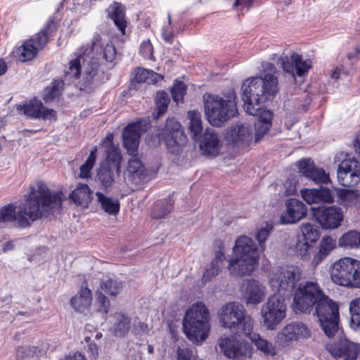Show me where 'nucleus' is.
<instances>
[{
  "instance_id": "nucleus-1",
  "label": "nucleus",
  "mask_w": 360,
  "mask_h": 360,
  "mask_svg": "<svg viewBox=\"0 0 360 360\" xmlns=\"http://www.w3.org/2000/svg\"><path fill=\"white\" fill-rule=\"evenodd\" d=\"M65 199L62 191H51L46 183L35 181L24 195L25 203L20 210L16 212V206L13 203L0 208V224L15 222L19 228L30 227L34 221L60 210Z\"/></svg>"
},
{
  "instance_id": "nucleus-2",
  "label": "nucleus",
  "mask_w": 360,
  "mask_h": 360,
  "mask_svg": "<svg viewBox=\"0 0 360 360\" xmlns=\"http://www.w3.org/2000/svg\"><path fill=\"white\" fill-rule=\"evenodd\" d=\"M241 88L245 112L257 117L255 122V141L257 142L272 126L274 114L263 108L262 104L273 99L278 91V78L272 74H266L264 77L248 78L243 82Z\"/></svg>"
},
{
  "instance_id": "nucleus-3",
  "label": "nucleus",
  "mask_w": 360,
  "mask_h": 360,
  "mask_svg": "<svg viewBox=\"0 0 360 360\" xmlns=\"http://www.w3.org/2000/svg\"><path fill=\"white\" fill-rule=\"evenodd\" d=\"M292 309L296 314H308L314 309L324 333L329 338L338 331L339 305L325 294L316 281H308L298 288Z\"/></svg>"
},
{
  "instance_id": "nucleus-4",
  "label": "nucleus",
  "mask_w": 360,
  "mask_h": 360,
  "mask_svg": "<svg viewBox=\"0 0 360 360\" xmlns=\"http://www.w3.org/2000/svg\"><path fill=\"white\" fill-rule=\"evenodd\" d=\"M233 252L236 258L230 259L229 264L231 274L235 276L250 274L258 264L257 248L253 240L246 236L238 237Z\"/></svg>"
},
{
  "instance_id": "nucleus-5",
  "label": "nucleus",
  "mask_w": 360,
  "mask_h": 360,
  "mask_svg": "<svg viewBox=\"0 0 360 360\" xmlns=\"http://www.w3.org/2000/svg\"><path fill=\"white\" fill-rule=\"evenodd\" d=\"M182 326L186 338L193 342H201L207 338L210 330V312L203 302H197L186 310Z\"/></svg>"
},
{
  "instance_id": "nucleus-6",
  "label": "nucleus",
  "mask_w": 360,
  "mask_h": 360,
  "mask_svg": "<svg viewBox=\"0 0 360 360\" xmlns=\"http://www.w3.org/2000/svg\"><path fill=\"white\" fill-rule=\"evenodd\" d=\"M237 96L232 91L227 99L218 95H208L205 99V112L212 126L220 127L238 114Z\"/></svg>"
},
{
  "instance_id": "nucleus-7",
  "label": "nucleus",
  "mask_w": 360,
  "mask_h": 360,
  "mask_svg": "<svg viewBox=\"0 0 360 360\" xmlns=\"http://www.w3.org/2000/svg\"><path fill=\"white\" fill-rule=\"evenodd\" d=\"M302 269L295 265L281 266L274 272L270 283L272 287L276 288L278 294L288 297L292 296V302L298 288L306 285L307 281L298 283L301 280Z\"/></svg>"
},
{
  "instance_id": "nucleus-8",
  "label": "nucleus",
  "mask_w": 360,
  "mask_h": 360,
  "mask_svg": "<svg viewBox=\"0 0 360 360\" xmlns=\"http://www.w3.org/2000/svg\"><path fill=\"white\" fill-rule=\"evenodd\" d=\"M221 326L230 330H240L243 334H250L253 330V321L245 315L243 306L235 302L223 305L218 311Z\"/></svg>"
},
{
  "instance_id": "nucleus-9",
  "label": "nucleus",
  "mask_w": 360,
  "mask_h": 360,
  "mask_svg": "<svg viewBox=\"0 0 360 360\" xmlns=\"http://www.w3.org/2000/svg\"><path fill=\"white\" fill-rule=\"evenodd\" d=\"M330 275L337 285L360 288V261L351 257L340 259L331 265Z\"/></svg>"
},
{
  "instance_id": "nucleus-10",
  "label": "nucleus",
  "mask_w": 360,
  "mask_h": 360,
  "mask_svg": "<svg viewBox=\"0 0 360 360\" xmlns=\"http://www.w3.org/2000/svg\"><path fill=\"white\" fill-rule=\"evenodd\" d=\"M158 136L172 153H177L187 142L184 128L174 117L167 119L165 127L160 129Z\"/></svg>"
},
{
  "instance_id": "nucleus-11",
  "label": "nucleus",
  "mask_w": 360,
  "mask_h": 360,
  "mask_svg": "<svg viewBox=\"0 0 360 360\" xmlns=\"http://www.w3.org/2000/svg\"><path fill=\"white\" fill-rule=\"evenodd\" d=\"M284 297L274 294L262 308L264 323L269 330H274L286 315V304Z\"/></svg>"
},
{
  "instance_id": "nucleus-12",
  "label": "nucleus",
  "mask_w": 360,
  "mask_h": 360,
  "mask_svg": "<svg viewBox=\"0 0 360 360\" xmlns=\"http://www.w3.org/2000/svg\"><path fill=\"white\" fill-rule=\"evenodd\" d=\"M312 218L324 229H335L340 226L344 215L336 206H319L311 208Z\"/></svg>"
},
{
  "instance_id": "nucleus-13",
  "label": "nucleus",
  "mask_w": 360,
  "mask_h": 360,
  "mask_svg": "<svg viewBox=\"0 0 360 360\" xmlns=\"http://www.w3.org/2000/svg\"><path fill=\"white\" fill-rule=\"evenodd\" d=\"M338 179L344 187H355L360 183V162L354 159H345L338 166Z\"/></svg>"
},
{
  "instance_id": "nucleus-14",
  "label": "nucleus",
  "mask_w": 360,
  "mask_h": 360,
  "mask_svg": "<svg viewBox=\"0 0 360 360\" xmlns=\"http://www.w3.org/2000/svg\"><path fill=\"white\" fill-rule=\"evenodd\" d=\"M27 117L34 119H41L56 122L57 112L55 110L44 106L42 102L37 98H33L17 107Z\"/></svg>"
},
{
  "instance_id": "nucleus-15",
  "label": "nucleus",
  "mask_w": 360,
  "mask_h": 360,
  "mask_svg": "<svg viewBox=\"0 0 360 360\" xmlns=\"http://www.w3.org/2000/svg\"><path fill=\"white\" fill-rule=\"evenodd\" d=\"M122 160H115V162L103 159L96 171L95 180L102 188L110 187L117 176L121 174V164Z\"/></svg>"
},
{
  "instance_id": "nucleus-16",
  "label": "nucleus",
  "mask_w": 360,
  "mask_h": 360,
  "mask_svg": "<svg viewBox=\"0 0 360 360\" xmlns=\"http://www.w3.org/2000/svg\"><path fill=\"white\" fill-rule=\"evenodd\" d=\"M218 345L224 354L234 360H244L250 356V347L245 342H239L234 337L219 339Z\"/></svg>"
},
{
  "instance_id": "nucleus-17",
  "label": "nucleus",
  "mask_w": 360,
  "mask_h": 360,
  "mask_svg": "<svg viewBox=\"0 0 360 360\" xmlns=\"http://www.w3.org/2000/svg\"><path fill=\"white\" fill-rule=\"evenodd\" d=\"M285 210L281 214L280 223L281 224H293L307 216V207L300 200L287 199L285 202Z\"/></svg>"
},
{
  "instance_id": "nucleus-18",
  "label": "nucleus",
  "mask_w": 360,
  "mask_h": 360,
  "mask_svg": "<svg viewBox=\"0 0 360 360\" xmlns=\"http://www.w3.org/2000/svg\"><path fill=\"white\" fill-rule=\"evenodd\" d=\"M104 77L105 71L101 69V64L92 60L84 70L79 89L81 91L91 93L95 86L104 82Z\"/></svg>"
},
{
  "instance_id": "nucleus-19",
  "label": "nucleus",
  "mask_w": 360,
  "mask_h": 360,
  "mask_svg": "<svg viewBox=\"0 0 360 360\" xmlns=\"http://www.w3.org/2000/svg\"><path fill=\"white\" fill-rule=\"evenodd\" d=\"M311 332L302 322H292L287 324L277 335L278 342L283 347L288 346L293 340L310 337Z\"/></svg>"
},
{
  "instance_id": "nucleus-20",
  "label": "nucleus",
  "mask_w": 360,
  "mask_h": 360,
  "mask_svg": "<svg viewBox=\"0 0 360 360\" xmlns=\"http://www.w3.org/2000/svg\"><path fill=\"white\" fill-rule=\"evenodd\" d=\"M141 135V122L129 123L124 128L122 131L123 146L129 155H137Z\"/></svg>"
},
{
  "instance_id": "nucleus-21",
  "label": "nucleus",
  "mask_w": 360,
  "mask_h": 360,
  "mask_svg": "<svg viewBox=\"0 0 360 360\" xmlns=\"http://www.w3.org/2000/svg\"><path fill=\"white\" fill-rule=\"evenodd\" d=\"M327 349L335 359L343 358L344 360H356L360 351L358 345L347 339L328 345Z\"/></svg>"
},
{
  "instance_id": "nucleus-22",
  "label": "nucleus",
  "mask_w": 360,
  "mask_h": 360,
  "mask_svg": "<svg viewBox=\"0 0 360 360\" xmlns=\"http://www.w3.org/2000/svg\"><path fill=\"white\" fill-rule=\"evenodd\" d=\"M297 167L302 175L316 184H327L330 181L329 174L323 169H318L310 159H302Z\"/></svg>"
},
{
  "instance_id": "nucleus-23",
  "label": "nucleus",
  "mask_w": 360,
  "mask_h": 360,
  "mask_svg": "<svg viewBox=\"0 0 360 360\" xmlns=\"http://www.w3.org/2000/svg\"><path fill=\"white\" fill-rule=\"evenodd\" d=\"M147 171L141 160L136 156H133L128 161L124 178L131 184L139 185L143 183L146 176Z\"/></svg>"
},
{
  "instance_id": "nucleus-24",
  "label": "nucleus",
  "mask_w": 360,
  "mask_h": 360,
  "mask_svg": "<svg viewBox=\"0 0 360 360\" xmlns=\"http://www.w3.org/2000/svg\"><path fill=\"white\" fill-rule=\"evenodd\" d=\"M250 127L245 124L232 126L228 131L226 139L233 146L245 148L252 141Z\"/></svg>"
},
{
  "instance_id": "nucleus-25",
  "label": "nucleus",
  "mask_w": 360,
  "mask_h": 360,
  "mask_svg": "<svg viewBox=\"0 0 360 360\" xmlns=\"http://www.w3.org/2000/svg\"><path fill=\"white\" fill-rule=\"evenodd\" d=\"M58 23L54 18H49L43 27L28 39H32L34 46L39 51L43 50L50 38L56 32Z\"/></svg>"
},
{
  "instance_id": "nucleus-26",
  "label": "nucleus",
  "mask_w": 360,
  "mask_h": 360,
  "mask_svg": "<svg viewBox=\"0 0 360 360\" xmlns=\"http://www.w3.org/2000/svg\"><path fill=\"white\" fill-rule=\"evenodd\" d=\"M200 141V148L205 155L217 156L221 148L218 135L213 129H206Z\"/></svg>"
},
{
  "instance_id": "nucleus-27",
  "label": "nucleus",
  "mask_w": 360,
  "mask_h": 360,
  "mask_svg": "<svg viewBox=\"0 0 360 360\" xmlns=\"http://www.w3.org/2000/svg\"><path fill=\"white\" fill-rule=\"evenodd\" d=\"M301 195L308 204L313 203H332L334 201L332 191L321 187L320 189L304 188L301 191Z\"/></svg>"
},
{
  "instance_id": "nucleus-28",
  "label": "nucleus",
  "mask_w": 360,
  "mask_h": 360,
  "mask_svg": "<svg viewBox=\"0 0 360 360\" xmlns=\"http://www.w3.org/2000/svg\"><path fill=\"white\" fill-rule=\"evenodd\" d=\"M241 290L248 304H257L261 302L264 297L260 283L255 279H247L243 281Z\"/></svg>"
},
{
  "instance_id": "nucleus-29",
  "label": "nucleus",
  "mask_w": 360,
  "mask_h": 360,
  "mask_svg": "<svg viewBox=\"0 0 360 360\" xmlns=\"http://www.w3.org/2000/svg\"><path fill=\"white\" fill-rule=\"evenodd\" d=\"M108 17L111 19L117 29L125 34L127 22L125 19V8L120 2L113 1L106 9Z\"/></svg>"
},
{
  "instance_id": "nucleus-30",
  "label": "nucleus",
  "mask_w": 360,
  "mask_h": 360,
  "mask_svg": "<svg viewBox=\"0 0 360 360\" xmlns=\"http://www.w3.org/2000/svg\"><path fill=\"white\" fill-rule=\"evenodd\" d=\"M91 190L86 184L78 183L76 188L69 194V199L75 205L88 207L91 201Z\"/></svg>"
},
{
  "instance_id": "nucleus-31",
  "label": "nucleus",
  "mask_w": 360,
  "mask_h": 360,
  "mask_svg": "<svg viewBox=\"0 0 360 360\" xmlns=\"http://www.w3.org/2000/svg\"><path fill=\"white\" fill-rule=\"evenodd\" d=\"M336 247L335 240L330 236L323 237L319 245V251L316 253L311 260V265L316 268Z\"/></svg>"
},
{
  "instance_id": "nucleus-32",
  "label": "nucleus",
  "mask_w": 360,
  "mask_h": 360,
  "mask_svg": "<svg viewBox=\"0 0 360 360\" xmlns=\"http://www.w3.org/2000/svg\"><path fill=\"white\" fill-rule=\"evenodd\" d=\"M91 291L87 287H82L70 301L71 306L79 312L89 309L91 303Z\"/></svg>"
},
{
  "instance_id": "nucleus-33",
  "label": "nucleus",
  "mask_w": 360,
  "mask_h": 360,
  "mask_svg": "<svg viewBox=\"0 0 360 360\" xmlns=\"http://www.w3.org/2000/svg\"><path fill=\"white\" fill-rule=\"evenodd\" d=\"M15 56L22 63L34 60L39 53V50L34 46L32 39L25 40L22 45L15 51Z\"/></svg>"
},
{
  "instance_id": "nucleus-34",
  "label": "nucleus",
  "mask_w": 360,
  "mask_h": 360,
  "mask_svg": "<svg viewBox=\"0 0 360 360\" xmlns=\"http://www.w3.org/2000/svg\"><path fill=\"white\" fill-rule=\"evenodd\" d=\"M102 146L105 148V158L108 160L115 162V160H122L120 149L114 143V134L109 132L102 140Z\"/></svg>"
},
{
  "instance_id": "nucleus-35",
  "label": "nucleus",
  "mask_w": 360,
  "mask_h": 360,
  "mask_svg": "<svg viewBox=\"0 0 360 360\" xmlns=\"http://www.w3.org/2000/svg\"><path fill=\"white\" fill-rule=\"evenodd\" d=\"M64 82L62 79H53L49 86H46L42 94V99L46 103L53 101L60 97L64 90Z\"/></svg>"
},
{
  "instance_id": "nucleus-36",
  "label": "nucleus",
  "mask_w": 360,
  "mask_h": 360,
  "mask_svg": "<svg viewBox=\"0 0 360 360\" xmlns=\"http://www.w3.org/2000/svg\"><path fill=\"white\" fill-rule=\"evenodd\" d=\"M96 195L97 196L98 202L105 212L110 215H117L119 213L120 204L117 200H112L101 192H96Z\"/></svg>"
},
{
  "instance_id": "nucleus-37",
  "label": "nucleus",
  "mask_w": 360,
  "mask_h": 360,
  "mask_svg": "<svg viewBox=\"0 0 360 360\" xmlns=\"http://www.w3.org/2000/svg\"><path fill=\"white\" fill-rule=\"evenodd\" d=\"M253 343L257 348L264 352L265 354L274 356L276 354V350L274 346L267 340L262 339L259 334L255 333L251 330L250 334H244Z\"/></svg>"
},
{
  "instance_id": "nucleus-38",
  "label": "nucleus",
  "mask_w": 360,
  "mask_h": 360,
  "mask_svg": "<svg viewBox=\"0 0 360 360\" xmlns=\"http://www.w3.org/2000/svg\"><path fill=\"white\" fill-rule=\"evenodd\" d=\"M173 208V202L169 198L155 201L151 209V217L153 219L165 217Z\"/></svg>"
},
{
  "instance_id": "nucleus-39",
  "label": "nucleus",
  "mask_w": 360,
  "mask_h": 360,
  "mask_svg": "<svg viewBox=\"0 0 360 360\" xmlns=\"http://www.w3.org/2000/svg\"><path fill=\"white\" fill-rule=\"evenodd\" d=\"M116 320L113 326V333L118 337H124L129 330L131 319L123 313H115Z\"/></svg>"
},
{
  "instance_id": "nucleus-40",
  "label": "nucleus",
  "mask_w": 360,
  "mask_h": 360,
  "mask_svg": "<svg viewBox=\"0 0 360 360\" xmlns=\"http://www.w3.org/2000/svg\"><path fill=\"white\" fill-rule=\"evenodd\" d=\"M188 117L190 119V133L192 134L194 140H200L202 131L201 115L198 111L192 110L188 112Z\"/></svg>"
},
{
  "instance_id": "nucleus-41",
  "label": "nucleus",
  "mask_w": 360,
  "mask_h": 360,
  "mask_svg": "<svg viewBox=\"0 0 360 360\" xmlns=\"http://www.w3.org/2000/svg\"><path fill=\"white\" fill-rule=\"evenodd\" d=\"M84 59L83 54H79L75 58L68 63V68L65 71L64 77L67 79H78L82 73V60Z\"/></svg>"
},
{
  "instance_id": "nucleus-42",
  "label": "nucleus",
  "mask_w": 360,
  "mask_h": 360,
  "mask_svg": "<svg viewBox=\"0 0 360 360\" xmlns=\"http://www.w3.org/2000/svg\"><path fill=\"white\" fill-rule=\"evenodd\" d=\"M155 103V118H159L167 112L169 104L170 103V98L166 91H159L156 93Z\"/></svg>"
},
{
  "instance_id": "nucleus-43",
  "label": "nucleus",
  "mask_w": 360,
  "mask_h": 360,
  "mask_svg": "<svg viewBox=\"0 0 360 360\" xmlns=\"http://www.w3.org/2000/svg\"><path fill=\"white\" fill-rule=\"evenodd\" d=\"M290 58L295 65L294 70L295 71L296 75L299 77H302L307 74L312 67L311 61L310 60H303L302 56L297 53H292Z\"/></svg>"
},
{
  "instance_id": "nucleus-44",
  "label": "nucleus",
  "mask_w": 360,
  "mask_h": 360,
  "mask_svg": "<svg viewBox=\"0 0 360 360\" xmlns=\"http://www.w3.org/2000/svg\"><path fill=\"white\" fill-rule=\"evenodd\" d=\"M97 151V147L95 146L94 149L91 150L90 154L89 155L84 163L80 166V178L89 179L91 177V170L96 161Z\"/></svg>"
},
{
  "instance_id": "nucleus-45",
  "label": "nucleus",
  "mask_w": 360,
  "mask_h": 360,
  "mask_svg": "<svg viewBox=\"0 0 360 360\" xmlns=\"http://www.w3.org/2000/svg\"><path fill=\"white\" fill-rule=\"evenodd\" d=\"M134 77L131 79L130 88L136 84L145 83L148 79L153 76H159V75L153 70H148L142 67H138L133 72Z\"/></svg>"
},
{
  "instance_id": "nucleus-46",
  "label": "nucleus",
  "mask_w": 360,
  "mask_h": 360,
  "mask_svg": "<svg viewBox=\"0 0 360 360\" xmlns=\"http://www.w3.org/2000/svg\"><path fill=\"white\" fill-rule=\"evenodd\" d=\"M338 197L345 207L355 206L359 201L360 195L358 190L341 189Z\"/></svg>"
},
{
  "instance_id": "nucleus-47",
  "label": "nucleus",
  "mask_w": 360,
  "mask_h": 360,
  "mask_svg": "<svg viewBox=\"0 0 360 360\" xmlns=\"http://www.w3.org/2000/svg\"><path fill=\"white\" fill-rule=\"evenodd\" d=\"M338 243L340 247L360 246V233L356 231H349L340 238Z\"/></svg>"
},
{
  "instance_id": "nucleus-48",
  "label": "nucleus",
  "mask_w": 360,
  "mask_h": 360,
  "mask_svg": "<svg viewBox=\"0 0 360 360\" xmlns=\"http://www.w3.org/2000/svg\"><path fill=\"white\" fill-rule=\"evenodd\" d=\"M301 231L305 240V243H314L319 238V231L314 225L306 223L302 225Z\"/></svg>"
},
{
  "instance_id": "nucleus-49",
  "label": "nucleus",
  "mask_w": 360,
  "mask_h": 360,
  "mask_svg": "<svg viewBox=\"0 0 360 360\" xmlns=\"http://www.w3.org/2000/svg\"><path fill=\"white\" fill-rule=\"evenodd\" d=\"M187 92V86L182 81L176 80L171 89L173 101L178 104L183 103L185 95Z\"/></svg>"
},
{
  "instance_id": "nucleus-50",
  "label": "nucleus",
  "mask_w": 360,
  "mask_h": 360,
  "mask_svg": "<svg viewBox=\"0 0 360 360\" xmlns=\"http://www.w3.org/2000/svg\"><path fill=\"white\" fill-rule=\"evenodd\" d=\"M101 289L106 294L110 296H116L119 294L122 288L120 282H117L111 278L101 283Z\"/></svg>"
},
{
  "instance_id": "nucleus-51",
  "label": "nucleus",
  "mask_w": 360,
  "mask_h": 360,
  "mask_svg": "<svg viewBox=\"0 0 360 360\" xmlns=\"http://www.w3.org/2000/svg\"><path fill=\"white\" fill-rule=\"evenodd\" d=\"M139 53L146 60L152 61L155 60V57L154 56V48L149 39L143 40L141 43L139 49Z\"/></svg>"
},
{
  "instance_id": "nucleus-52",
  "label": "nucleus",
  "mask_w": 360,
  "mask_h": 360,
  "mask_svg": "<svg viewBox=\"0 0 360 360\" xmlns=\"http://www.w3.org/2000/svg\"><path fill=\"white\" fill-rule=\"evenodd\" d=\"M351 324L360 326V297L353 300L349 304Z\"/></svg>"
},
{
  "instance_id": "nucleus-53",
  "label": "nucleus",
  "mask_w": 360,
  "mask_h": 360,
  "mask_svg": "<svg viewBox=\"0 0 360 360\" xmlns=\"http://www.w3.org/2000/svg\"><path fill=\"white\" fill-rule=\"evenodd\" d=\"M273 229L272 224L266 223L265 227H262L259 229L255 235L256 239L257 240L259 245L262 249L264 248V243L268 237L270 235L271 231Z\"/></svg>"
},
{
  "instance_id": "nucleus-54",
  "label": "nucleus",
  "mask_w": 360,
  "mask_h": 360,
  "mask_svg": "<svg viewBox=\"0 0 360 360\" xmlns=\"http://www.w3.org/2000/svg\"><path fill=\"white\" fill-rule=\"evenodd\" d=\"M297 181L295 178H288L283 184L285 195H292L297 193Z\"/></svg>"
},
{
  "instance_id": "nucleus-55",
  "label": "nucleus",
  "mask_w": 360,
  "mask_h": 360,
  "mask_svg": "<svg viewBox=\"0 0 360 360\" xmlns=\"http://www.w3.org/2000/svg\"><path fill=\"white\" fill-rule=\"evenodd\" d=\"M116 49L112 44H106L103 50V58L109 63H112L115 59Z\"/></svg>"
},
{
  "instance_id": "nucleus-56",
  "label": "nucleus",
  "mask_w": 360,
  "mask_h": 360,
  "mask_svg": "<svg viewBox=\"0 0 360 360\" xmlns=\"http://www.w3.org/2000/svg\"><path fill=\"white\" fill-rule=\"evenodd\" d=\"M219 271V266L217 265H212L210 263V267L207 269L203 273L202 279L205 282L210 281L214 276H216Z\"/></svg>"
},
{
  "instance_id": "nucleus-57",
  "label": "nucleus",
  "mask_w": 360,
  "mask_h": 360,
  "mask_svg": "<svg viewBox=\"0 0 360 360\" xmlns=\"http://www.w3.org/2000/svg\"><path fill=\"white\" fill-rule=\"evenodd\" d=\"M219 250L215 253V257L212 260V265L220 266V264L225 259V255L224 252L223 243L221 240H218Z\"/></svg>"
},
{
  "instance_id": "nucleus-58",
  "label": "nucleus",
  "mask_w": 360,
  "mask_h": 360,
  "mask_svg": "<svg viewBox=\"0 0 360 360\" xmlns=\"http://www.w3.org/2000/svg\"><path fill=\"white\" fill-rule=\"evenodd\" d=\"M162 39L168 44H172L175 37L174 32L167 26L162 27L161 30Z\"/></svg>"
},
{
  "instance_id": "nucleus-59",
  "label": "nucleus",
  "mask_w": 360,
  "mask_h": 360,
  "mask_svg": "<svg viewBox=\"0 0 360 360\" xmlns=\"http://www.w3.org/2000/svg\"><path fill=\"white\" fill-rule=\"evenodd\" d=\"M98 302L100 304L99 311H103L105 314H107L109 311L110 308V302L108 297L101 292L98 293Z\"/></svg>"
},
{
  "instance_id": "nucleus-60",
  "label": "nucleus",
  "mask_w": 360,
  "mask_h": 360,
  "mask_svg": "<svg viewBox=\"0 0 360 360\" xmlns=\"http://www.w3.org/2000/svg\"><path fill=\"white\" fill-rule=\"evenodd\" d=\"M177 360H191L192 352L188 348L178 347L176 350Z\"/></svg>"
},
{
  "instance_id": "nucleus-61",
  "label": "nucleus",
  "mask_w": 360,
  "mask_h": 360,
  "mask_svg": "<svg viewBox=\"0 0 360 360\" xmlns=\"http://www.w3.org/2000/svg\"><path fill=\"white\" fill-rule=\"evenodd\" d=\"M282 68L284 71L289 73H293L294 71V64L292 61H289V58L288 56H285L282 58Z\"/></svg>"
},
{
  "instance_id": "nucleus-62",
  "label": "nucleus",
  "mask_w": 360,
  "mask_h": 360,
  "mask_svg": "<svg viewBox=\"0 0 360 360\" xmlns=\"http://www.w3.org/2000/svg\"><path fill=\"white\" fill-rule=\"evenodd\" d=\"M253 4V0H236L233 6L236 7L239 5H243L247 8H250L252 6Z\"/></svg>"
},
{
  "instance_id": "nucleus-63",
  "label": "nucleus",
  "mask_w": 360,
  "mask_h": 360,
  "mask_svg": "<svg viewBox=\"0 0 360 360\" xmlns=\"http://www.w3.org/2000/svg\"><path fill=\"white\" fill-rule=\"evenodd\" d=\"M88 349L94 357L98 356V347L95 342H89L88 345Z\"/></svg>"
},
{
  "instance_id": "nucleus-64",
  "label": "nucleus",
  "mask_w": 360,
  "mask_h": 360,
  "mask_svg": "<svg viewBox=\"0 0 360 360\" xmlns=\"http://www.w3.org/2000/svg\"><path fill=\"white\" fill-rule=\"evenodd\" d=\"M67 360H86L85 356L79 352H75L72 356H70Z\"/></svg>"
}]
</instances>
